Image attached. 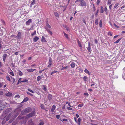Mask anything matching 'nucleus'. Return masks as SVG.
<instances>
[{
    "instance_id": "1",
    "label": "nucleus",
    "mask_w": 125,
    "mask_h": 125,
    "mask_svg": "<svg viewBox=\"0 0 125 125\" xmlns=\"http://www.w3.org/2000/svg\"><path fill=\"white\" fill-rule=\"evenodd\" d=\"M9 111L8 109L6 110L3 112V115L0 117V118L3 120L2 122V124H4L6 121L8 120L11 117L12 115L11 113H10L8 115L7 114L6 115H5L8 113Z\"/></svg>"
},
{
    "instance_id": "2",
    "label": "nucleus",
    "mask_w": 125,
    "mask_h": 125,
    "mask_svg": "<svg viewBox=\"0 0 125 125\" xmlns=\"http://www.w3.org/2000/svg\"><path fill=\"white\" fill-rule=\"evenodd\" d=\"M45 28L49 34L51 35L52 34V33L51 31L52 30L51 27L49 24L48 22H46V26H45Z\"/></svg>"
},
{
    "instance_id": "3",
    "label": "nucleus",
    "mask_w": 125,
    "mask_h": 125,
    "mask_svg": "<svg viewBox=\"0 0 125 125\" xmlns=\"http://www.w3.org/2000/svg\"><path fill=\"white\" fill-rule=\"evenodd\" d=\"M19 113H17L16 114L14 115H13L12 116V118L10 120L9 122L10 123H11L13 121L14 119L18 115Z\"/></svg>"
},
{
    "instance_id": "4",
    "label": "nucleus",
    "mask_w": 125,
    "mask_h": 125,
    "mask_svg": "<svg viewBox=\"0 0 125 125\" xmlns=\"http://www.w3.org/2000/svg\"><path fill=\"white\" fill-rule=\"evenodd\" d=\"M35 112L34 111L28 114L27 116V118H29L33 116H34L35 115Z\"/></svg>"
},
{
    "instance_id": "5",
    "label": "nucleus",
    "mask_w": 125,
    "mask_h": 125,
    "mask_svg": "<svg viewBox=\"0 0 125 125\" xmlns=\"http://www.w3.org/2000/svg\"><path fill=\"white\" fill-rule=\"evenodd\" d=\"M80 2V6H84L86 5V4L84 1L82 0H81Z\"/></svg>"
},
{
    "instance_id": "6",
    "label": "nucleus",
    "mask_w": 125,
    "mask_h": 125,
    "mask_svg": "<svg viewBox=\"0 0 125 125\" xmlns=\"http://www.w3.org/2000/svg\"><path fill=\"white\" fill-rule=\"evenodd\" d=\"M32 22V19H29L26 22V25H29Z\"/></svg>"
},
{
    "instance_id": "7",
    "label": "nucleus",
    "mask_w": 125,
    "mask_h": 125,
    "mask_svg": "<svg viewBox=\"0 0 125 125\" xmlns=\"http://www.w3.org/2000/svg\"><path fill=\"white\" fill-rule=\"evenodd\" d=\"M74 119L76 122L79 125H80L81 120V119L80 118H78V121H77V119L76 118L74 117Z\"/></svg>"
},
{
    "instance_id": "8",
    "label": "nucleus",
    "mask_w": 125,
    "mask_h": 125,
    "mask_svg": "<svg viewBox=\"0 0 125 125\" xmlns=\"http://www.w3.org/2000/svg\"><path fill=\"white\" fill-rule=\"evenodd\" d=\"M91 45L90 42L88 43V46L87 47V50L88 52H91Z\"/></svg>"
},
{
    "instance_id": "9",
    "label": "nucleus",
    "mask_w": 125,
    "mask_h": 125,
    "mask_svg": "<svg viewBox=\"0 0 125 125\" xmlns=\"http://www.w3.org/2000/svg\"><path fill=\"white\" fill-rule=\"evenodd\" d=\"M24 110L27 113L31 111V109L30 108H26Z\"/></svg>"
},
{
    "instance_id": "10",
    "label": "nucleus",
    "mask_w": 125,
    "mask_h": 125,
    "mask_svg": "<svg viewBox=\"0 0 125 125\" xmlns=\"http://www.w3.org/2000/svg\"><path fill=\"white\" fill-rule=\"evenodd\" d=\"M77 42L78 43V46L80 47V49H82V45L81 44V42L78 40L77 41Z\"/></svg>"
},
{
    "instance_id": "11",
    "label": "nucleus",
    "mask_w": 125,
    "mask_h": 125,
    "mask_svg": "<svg viewBox=\"0 0 125 125\" xmlns=\"http://www.w3.org/2000/svg\"><path fill=\"white\" fill-rule=\"evenodd\" d=\"M39 39V38L37 36H35L33 38V40L34 42H37Z\"/></svg>"
},
{
    "instance_id": "12",
    "label": "nucleus",
    "mask_w": 125,
    "mask_h": 125,
    "mask_svg": "<svg viewBox=\"0 0 125 125\" xmlns=\"http://www.w3.org/2000/svg\"><path fill=\"white\" fill-rule=\"evenodd\" d=\"M123 78L124 79H125V78H124L125 77V68L123 69Z\"/></svg>"
},
{
    "instance_id": "13",
    "label": "nucleus",
    "mask_w": 125,
    "mask_h": 125,
    "mask_svg": "<svg viewBox=\"0 0 125 125\" xmlns=\"http://www.w3.org/2000/svg\"><path fill=\"white\" fill-rule=\"evenodd\" d=\"M41 41L43 43L45 42L46 41L45 37L43 36H42V37Z\"/></svg>"
},
{
    "instance_id": "14",
    "label": "nucleus",
    "mask_w": 125,
    "mask_h": 125,
    "mask_svg": "<svg viewBox=\"0 0 125 125\" xmlns=\"http://www.w3.org/2000/svg\"><path fill=\"white\" fill-rule=\"evenodd\" d=\"M7 57V55L5 53L3 54V60L4 62H5V61L6 60V59Z\"/></svg>"
},
{
    "instance_id": "15",
    "label": "nucleus",
    "mask_w": 125,
    "mask_h": 125,
    "mask_svg": "<svg viewBox=\"0 0 125 125\" xmlns=\"http://www.w3.org/2000/svg\"><path fill=\"white\" fill-rule=\"evenodd\" d=\"M35 70V69H28L27 71L29 72H33Z\"/></svg>"
},
{
    "instance_id": "16",
    "label": "nucleus",
    "mask_w": 125,
    "mask_h": 125,
    "mask_svg": "<svg viewBox=\"0 0 125 125\" xmlns=\"http://www.w3.org/2000/svg\"><path fill=\"white\" fill-rule=\"evenodd\" d=\"M6 95L7 96L10 97L12 95V94L10 92H8L6 94Z\"/></svg>"
},
{
    "instance_id": "17",
    "label": "nucleus",
    "mask_w": 125,
    "mask_h": 125,
    "mask_svg": "<svg viewBox=\"0 0 125 125\" xmlns=\"http://www.w3.org/2000/svg\"><path fill=\"white\" fill-rule=\"evenodd\" d=\"M56 108V106L55 105H53L52 108L51 109V111L52 112H53L54 111L55 108Z\"/></svg>"
},
{
    "instance_id": "18",
    "label": "nucleus",
    "mask_w": 125,
    "mask_h": 125,
    "mask_svg": "<svg viewBox=\"0 0 125 125\" xmlns=\"http://www.w3.org/2000/svg\"><path fill=\"white\" fill-rule=\"evenodd\" d=\"M10 51L9 49H7L6 51H5L4 53H8L10 54Z\"/></svg>"
},
{
    "instance_id": "19",
    "label": "nucleus",
    "mask_w": 125,
    "mask_h": 125,
    "mask_svg": "<svg viewBox=\"0 0 125 125\" xmlns=\"http://www.w3.org/2000/svg\"><path fill=\"white\" fill-rule=\"evenodd\" d=\"M107 34L109 36H112L113 33L111 31H109L108 32Z\"/></svg>"
},
{
    "instance_id": "20",
    "label": "nucleus",
    "mask_w": 125,
    "mask_h": 125,
    "mask_svg": "<svg viewBox=\"0 0 125 125\" xmlns=\"http://www.w3.org/2000/svg\"><path fill=\"white\" fill-rule=\"evenodd\" d=\"M84 72L86 73H88V74L89 75H90L91 74L90 73L89 71L87 69H86L84 70Z\"/></svg>"
},
{
    "instance_id": "21",
    "label": "nucleus",
    "mask_w": 125,
    "mask_h": 125,
    "mask_svg": "<svg viewBox=\"0 0 125 125\" xmlns=\"http://www.w3.org/2000/svg\"><path fill=\"white\" fill-rule=\"evenodd\" d=\"M48 99L49 100H50L52 98V95L50 94H48Z\"/></svg>"
},
{
    "instance_id": "22",
    "label": "nucleus",
    "mask_w": 125,
    "mask_h": 125,
    "mask_svg": "<svg viewBox=\"0 0 125 125\" xmlns=\"http://www.w3.org/2000/svg\"><path fill=\"white\" fill-rule=\"evenodd\" d=\"M28 98L27 97H26L24 98L23 100L22 101V102H24L27 101L28 100Z\"/></svg>"
},
{
    "instance_id": "23",
    "label": "nucleus",
    "mask_w": 125,
    "mask_h": 125,
    "mask_svg": "<svg viewBox=\"0 0 125 125\" xmlns=\"http://www.w3.org/2000/svg\"><path fill=\"white\" fill-rule=\"evenodd\" d=\"M121 38L119 39L117 41H116L115 42H114V43H119L120 40H121Z\"/></svg>"
},
{
    "instance_id": "24",
    "label": "nucleus",
    "mask_w": 125,
    "mask_h": 125,
    "mask_svg": "<svg viewBox=\"0 0 125 125\" xmlns=\"http://www.w3.org/2000/svg\"><path fill=\"white\" fill-rule=\"evenodd\" d=\"M18 36L20 39L21 38V33L20 32H19L17 34Z\"/></svg>"
},
{
    "instance_id": "25",
    "label": "nucleus",
    "mask_w": 125,
    "mask_h": 125,
    "mask_svg": "<svg viewBox=\"0 0 125 125\" xmlns=\"http://www.w3.org/2000/svg\"><path fill=\"white\" fill-rule=\"evenodd\" d=\"M29 125H34L33 122L32 121V120L29 121Z\"/></svg>"
},
{
    "instance_id": "26",
    "label": "nucleus",
    "mask_w": 125,
    "mask_h": 125,
    "mask_svg": "<svg viewBox=\"0 0 125 125\" xmlns=\"http://www.w3.org/2000/svg\"><path fill=\"white\" fill-rule=\"evenodd\" d=\"M71 67L72 68H74L75 67V63H72L71 64Z\"/></svg>"
},
{
    "instance_id": "27",
    "label": "nucleus",
    "mask_w": 125,
    "mask_h": 125,
    "mask_svg": "<svg viewBox=\"0 0 125 125\" xmlns=\"http://www.w3.org/2000/svg\"><path fill=\"white\" fill-rule=\"evenodd\" d=\"M18 73L20 76H22L23 75V73L19 70L18 71Z\"/></svg>"
},
{
    "instance_id": "28",
    "label": "nucleus",
    "mask_w": 125,
    "mask_h": 125,
    "mask_svg": "<svg viewBox=\"0 0 125 125\" xmlns=\"http://www.w3.org/2000/svg\"><path fill=\"white\" fill-rule=\"evenodd\" d=\"M102 20L101 19L100 20L99 23V26L101 27H102Z\"/></svg>"
},
{
    "instance_id": "29",
    "label": "nucleus",
    "mask_w": 125,
    "mask_h": 125,
    "mask_svg": "<svg viewBox=\"0 0 125 125\" xmlns=\"http://www.w3.org/2000/svg\"><path fill=\"white\" fill-rule=\"evenodd\" d=\"M54 14L57 17H59V16L58 13L57 12H55L54 13Z\"/></svg>"
},
{
    "instance_id": "30",
    "label": "nucleus",
    "mask_w": 125,
    "mask_h": 125,
    "mask_svg": "<svg viewBox=\"0 0 125 125\" xmlns=\"http://www.w3.org/2000/svg\"><path fill=\"white\" fill-rule=\"evenodd\" d=\"M35 0H33V1L31 4H30V6H32L33 5H34L35 3Z\"/></svg>"
},
{
    "instance_id": "31",
    "label": "nucleus",
    "mask_w": 125,
    "mask_h": 125,
    "mask_svg": "<svg viewBox=\"0 0 125 125\" xmlns=\"http://www.w3.org/2000/svg\"><path fill=\"white\" fill-rule=\"evenodd\" d=\"M93 11L95 12L96 10V7L94 5V4H93Z\"/></svg>"
},
{
    "instance_id": "32",
    "label": "nucleus",
    "mask_w": 125,
    "mask_h": 125,
    "mask_svg": "<svg viewBox=\"0 0 125 125\" xmlns=\"http://www.w3.org/2000/svg\"><path fill=\"white\" fill-rule=\"evenodd\" d=\"M103 9V7L102 6H101V7L100 13H103L104 12Z\"/></svg>"
},
{
    "instance_id": "33",
    "label": "nucleus",
    "mask_w": 125,
    "mask_h": 125,
    "mask_svg": "<svg viewBox=\"0 0 125 125\" xmlns=\"http://www.w3.org/2000/svg\"><path fill=\"white\" fill-rule=\"evenodd\" d=\"M57 72V71H52L51 73V75H52L53 74L56 73Z\"/></svg>"
},
{
    "instance_id": "34",
    "label": "nucleus",
    "mask_w": 125,
    "mask_h": 125,
    "mask_svg": "<svg viewBox=\"0 0 125 125\" xmlns=\"http://www.w3.org/2000/svg\"><path fill=\"white\" fill-rule=\"evenodd\" d=\"M12 80V84L14 83L15 82V78L11 76H10Z\"/></svg>"
},
{
    "instance_id": "35",
    "label": "nucleus",
    "mask_w": 125,
    "mask_h": 125,
    "mask_svg": "<svg viewBox=\"0 0 125 125\" xmlns=\"http://www.w3.org/2000/svg\"><path fill=\"white\" fill-rule=\"evenodd\" d=\"M26 112H25V110L22 111L21 112V114L22 115H25L26 114Z\"/></svg>"
},
{
    "instance_id": "36",
    "label": "nucleus",
    "mask_w": 125,
    "mask_h": 125,
    "mask_svg": "<svg viewBox=\"0 0 125 125\" xmlns=\"http://www.w3.org/2000/svg\"><path fill=\"white\" fill-rule=\"evenodd\" d=\"M44 123L43 121H41L39 124V125H43L44 124Z\"/></svg>"
},
{
    "instance_id": "37",
    "label": "nucleus",
    "mask_w": 125,
    "mask_h": 125,
    "mask_svg": "<svg viewBox=\"0 0 125 125\" xmlns=\"http://www.w3.org/2000/svg\"><path fill=\"white\" fill-rule=\"evenodd\" d=\"M41 77L40 76H38L37 77V80L38 81L41 79Z\"/></svg>"
},
{
    "instance_id": "38",
    "label": "nucleus",
    "mask_w": 125,
    "mask_h": 125,
    "mask_svg": "<svg viewBox=\"0 0 125 125\" xmlns=\"http://www.w3.org/2000/svg\"><path fill=\"white\" fill-rule=\"evenodd\" d=\"M112 1V0H108L107 1V4L110 5Z\"/></svg>"
},
{
    "instance_id": "39",
    "label": "nucleus",
    "mask_w": 125,
    "mask_h": 125,
    "mask_svg": "<svg viewBox=\"0 0 125 125\" xmlns=\"http://www.w3.org/2000/svg\"><path fill=\"white\" fill-rule=\"evenodd\" d=\"M6 79H7L10 82L12 81H11L10 77L8 76H7L6 77Z\"/></svg>"
},
{
    "instance_id": "40",
    "label": "nucleus",
    "mask_w": 125,
    "mask_h": 125,
    "mask_svg": "<svg viewBox=\"0 0 125 125\" xmlns=\"http://www.w3.org/2000/svg\"><path fill=\"white\" fill-rule=\"evenodd\" d=\"M67 66H66L65 67H64L63 66H62V68H61V70H63L64 69H67Z\"/></svg>"
},
{
    "instance_id": "41",
    "label": "nucleus",
    "mask_w": 125,
    "mask_h": 125,
    "mask_svg": "<svg viewBox=\"0 0 125 125\" xmlns=\"http://www.w3.org/2000/svg\"><path fill=\"white\" fill-rule=\"evenodd\" d=\"M36 31H35L33 33H31V35L32 36L35 35L36 34Z\"/></svg>"
},
{
    "instance_id": "42",
    "label": "nucleus",
    "mask_w": 125,
    "mask_h": 125,
    "mask_svg": "<svg viewBox=\"0 0 125 125\" xmlns=\"http://www.w3.org/2000/svg\"><path fill=\"white\" fill-rule=\"evenodd\" d=\"M98 19H97L95 20V23L96 25H97L98 23Z\"/></svg>"
},
{
    "instance_id": "43",
    "label": "nucleus",
    "mask_w": 125,
    "mask_h": 125,
    "mask_svg": "<svg viewBox=\"0 0 125 125\" xmlns=\"http://www.w3.org/2000/svg\"><path fill=\"white\" fill-rule=\"evenodd\" d=\"M119 4L118 3H117L115 5L114 7V9L116 8L118 6Z\"/></svg>"
},
{
    "instance_id": "44",
    "label": "nucleus",
    "mask_w": 125,
    "mask_h": 125,
    "mask_svg": "<svg viewBox=\"0 0 125 125\" xmlns=\"http://www.w3.org/2000/svg\"><path fill=\"white\" fill-rule=\"evenodd\" d=\"M20 97V96L19 95H16L15 96V98H18Z\"/></svg>"
},
{
    "instance_id": "45",
    "label": "nucleus",
    "mask_w": 125,
    "mask_h": 125,
    "mask_svg": "<svg viewBox=\"0 0 125 125\" xmlns=\"http://www.w3.org/2000/svg\"><path fill=\"white\" fill-rule=\"evenodd\" d=\"M83 105V104H79L78 105V107H82Z\"/></svg>"
},
{
    "instance_id": "46",
    "label": "nucleus",
    "mask_w": 125,
    "mask_h": 125,
    "mask_svg": "<svg viewBox=\"0 0 125 125\" xmlns=\"http://www.w3.org/2000/svg\"><path fill=\"white\" fill-rule=\"evenodd\" d=\"M64 36L67 38H68V35L66 33L64 32Z\"/></svg>"
},
{
    "instance_id": "47",
    "label": "nucleus",
    "mask_w": 125,
    "mask_h": 125,
    "mask_svg": "<svg viewBox=\"0 0 125 125\" xmlns=\"http://www.w3.org/2000/svg\"><path fill=\"white\" fill-rule=\"evenodd\" d=\"M9 73L11 75L13 76H14V74L12 71L11 72Z\"/></svg>"
},
{
    "instance_id": "48",
    "label": "nucleus",
    "mask_w": 125,
    "mask_h": 125,
    "mask_svg": "<svg viewBox=\"0 0 125 125\" xmlns=\"http://www.w3.org/2000/svg\"><path fill=\"white\" fill-rule=\"evenodd\" d=\"M27 90H28L29 91H30V92H31V93H34V92L32 90H31L30 89H29V88Z\"/></svg>"
},
{
    "instance_id": "49",
    "label": "nucleus",
    "mask_w": 125,
    "mask_h": 125,
    "mask_svg": "<svg viewBox=\"0 0 125 125\" xmlns=\"http://www.w3.org/2000/svg\"><path fill=\"white\" fill-rule=\"evenodd\" d=\"M98 12H99V9H97V10L96 12V13L95 14V15L96 16H97L98 15Z\"/></svg>"
},
{
    "instance_id": "50",
    "label": "nucleus",
    "mask_w": 125,
    "mask_h": 125,
    "mask_svg": "<svg viewBox=\"0 0 125 125\" xmlns=\"http://www.w3.org/2000/svg\"><path fill=\"white\" fill-rule=\"evenodd\" d=\"M41 108L42 109H44V105L42 104H41L40 106Z\"/></svg>"
},
{
    "instance_id": "51",
    "label": "nucleus",
    "mask_w": 125,
    "mask_h": 125,
    "mask_svg": "<svg viewBox=\"0 0 125 125\" xmlns=\"http://www.w3.org/2000/svg\"><path fill=\"white\" fill-rule=\"evenodd\" d=\"M100 0H97V5H99V4L100 3Z\"/></svg>"
},
{
    "instance_id": "52",
    "label": "nucleus",
    "mask_w": 125,
    "mask_h": 125,
    "mask_svg": "<svg viewBox=\"0 0 125 125\" xmlns=\"http://www.w3.org/2000/svg\"><path fill=\"white\" fill-rule=\"evenodd\" d=\"M82 21L85 24H86V22L84 18H83V19Z\"/></svg>"
},
{
    "instance_id": "53",
    "label": "nucleus",
    "mask_w": 125,
    "mask_h": 125,
    "mask_svg": "<svg viewBox=\"0 0 125 125\" xmlns=\"http://www.w3.org/2000/svg\"><path fill=\"white\" fill-rule=\"evenodd\" d=\"M67 109L69 110H72V108L69 107H67Z\"/></svg>"
},
{
    "instance_id": "54",
    "label": "nucleus",
    "mask_w": 125,
    "mask_h": 125,
    "mask_svg": "<svg viewBox=\"0 0 125 125\" xmlns=\"http://www.w3.org/2000/svg\"><path fill=\"white\" fill-rule=\"evenodd\" d=\"M84 95H86L87 96H88L89 94L87 93H84Z\"/></svg>"
},
{
    "instance_id": "55",
    "label": "nucleus",
    "mask_w": 125,
    "mask_h": 125,
    "mask_svg": "<svg viewBox=\"0 0 125 125\" xmlns=\"http://www.w3.org/2000/svg\"><path fill=\"white\" fill-rule=\"evenodd\" d=\"M49 62H52V59L51 57L49 58Z\"/></svg>"
},
{
    "instance_id": "56",
    "label": "nucleus",
    "mask_w": 125,
    "mask_h": 125,
    "mask_svg": "<svg viewBox=\"0 0 125 125\" xmlns=\"http://www.w3.org/2000/svg\"><path fill=\"white\" fill-rule=\"evenodd\" d=\"M87 78L86 76H84L83 78V79L85 81H86V79Z\"/></svg>"
},
{
    "instance_id": "57",
    "label": "nucleus",
    "mask_w": 125,
    "mask_h": 125,
    "mask_svg": "<svg viewBox=\"0 0 125 125\" xmlns=\"http://www.w3.org/2000/svg\"><path fill=\"white\" fill-rule=\"evenodd\" d=\"M3 94V92L2 91H0V95H2Z\"/></svg>"
},
{
    "instance_id": "58",
    "label": "nucleus",
    "mask_w": 125,
    "mask_h": 125,
    "mask_svg": "<svg viewBox=\"0 0 125 125\" xmlns=\"http://www.w3.org/2000/svg\"><path fill=\"white\" fill-rule=\"evenodd\" d=\"M52 63H49V64L48 65V67H50L52 66Z\"/></svg>"
},
{
    "instance_id": "59",
    "label": "nucleus",
    "mask_w": 125,
    "mask_h": 125,
    "mask_svg": "<svg viewBox=\"0 0 125 125\" xmlns=\"http://www.w3.org/2000/svg\"><path fill=\"white\" fill-rule=\"evenodd\" d=\"M27 93L29 95L31 96H33V95L32 94H31L29 92H27Z\"/></svg>"
},
{
    "instance_id": "60",
    "label": "nucleus",
    "mask_w": 125,
    "mask_h": 125,
    "mask_svg": "<svg viewBox=\"0 0 125 125\" xmlns=\"http://www.w3.org/2000/svg\"><path fill=\"white\" fill-rule=\"evenodd\" d=\"M21 79H22V78H20L19 79V80L18 81H19V82L20 83H21L22 82V81L21 80Z\"/></svg>"
},
{
    "instance_id": "61",
    "label": "nucleus",
    "mask_w": 125,
    "mask_h": 125,
    "mask_svg": "<svg viewBox=\"0 0 125 125\" xmlns=\"http://www.w3.org/2000/svg\"><path fill=\"white\" fill-rule=\"evenodd\" d=\"M43 90H44L45 91H46V87L45 86V85H43Z\"/></svg>"
},
{
    "instance_id": "62",
    "label": "nucleus",
    "mask_w": 125,
    "mask_h": 125,
    "mask_svg": "<svg viewBox=\"0 0 125 125\" xmlns=\"http://www.w3.org/2000/svg\"><path fill=\"white\" fill-rule=\"evenodd\" d=\"M28 80H27V79H26V80H22V82H28Z\"/></svg>"
},
{
    "instance_id": "63",
    "label": "nucleus",
    "mask_w": 125,
    "mask_h": 125,
    "mask_svg": "<svg viewBox=\"0 0 125 125\" xmlns=\"http://www.w3.org/2000/svg\"><path fill=\"white\" fill-rule=\"evenodd\" d=\"M114 26L115 27H116L117 28H119V27L118 26H117V25H116L115 23H114Z\"/></svg>"
},
{
    "instance_id": "64",
    "label": "nucleus",
    "mask_w": 125,
    "mask_h": 125,
    "mask_svg": "<svg viewBox=\"0 0 125 125\" xmlns=\"http://www.w3.org/2000/svg\"><path fill=\"white\" fill-rule=\"evenodd\" d=\"M56 117L57 119H59L60 117V116L58 115H56Z\"/></svg>"
}]
</instances>
